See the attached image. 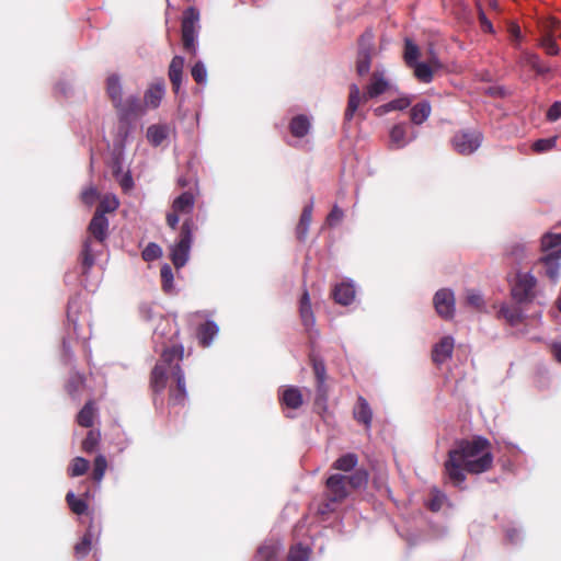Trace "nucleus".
<instances>
[{
	"label": "nucleus",
	"instance_id": "f257e3e1",
	"mask_svg": "<svg viewBox=\"0 0 561 561\" xmlns=\"http://www.w3.org/2000/svg\"><path fill=\"white\" fill-rule=\"evenodd\" d=\"M488 438L476 436L472 439H461L456 448L448 451L444 463V472L455 486H460L466 480V473L480 474L493 466V455Z\"/></svg>",
	"mask_w": 561,
	"mask_h": 561
},
{
	"label": "nucleus",
	"instance_id": "f03ea898",
	"mask_svg": "<svg viewBox=\"0 0 561 561\" xmlns=\"http://www.w3.org/2000/svg\"><path fill=\"white\" fill-rule=\"evenodd\" d=\"M184 357V347L173 344L165 347L150 374V388L154 393H161L169 378L173 382L169 386L168 403L172 407H183L187 398L184 373L181 362Z\"/></svg>",
	"mask_w": 561,
	"mask_h": 561
},
{
	"label": "nucleus",
	"instance_id": "7ed1b4c3",
	"mask_svg": "<svg viewBox=\"0 0 561 561\" xmlns=\"http://www.w3.org/2000/svg\"><path fill=\"white\" fill-rule=\"evenodd\" d=\"M107 232V218L101 215V211H95L88 226V237L83 242L80 254L82 274H88L95 263V257L102 253Z\"/></svg>",
	"mask_w": 561,
	"mask_h": 561
},
{
	"label": "nucleus",
	"instance_id": "20e7f679",
	"mask_svg": "<svg viewBox=\"0 0 561 561\" xmlns=\"http://www.w3.org/2000/svg\"><path fill=\"white\" fill-rule=\"evenodd\" d=\"M389 88V82L382 73L374 72L369 84L364 93L360 92L357 84L352 83L348 87L347 105L344 112V122H351L357 113L360 103H366L369 99H375L385 93Z\"/></svg>",
	"mask_w": 561,
	"mask_h": 561
},
{
	"label": "nucleus",
	"instance_id": "39448f33",
	"mask_svg": "<svg viewBox=\"0 0 561 561\" xmlns=\"http://www.w3.org/2000/svg\"><path fill=\"white\" fill-rule=\"evenodd\" d=\"M197 226L192 217L184 219L179 238L175 243L170 248V259L175 268L183 267L190 257V251L193 243V233Z\"/></svg>",
	"mask_w": 561,
	"mask_h": 561
},
{
	"label": "nucleus",
	"instance_id": "423d86ee",
	"mask_svg": "<svg viewBox=\"0 0 561 561\" xmlns=\"http://www.w3.org/2000/svg\"><path fill=\"white\" fill-rule=\"evenodd\" d=\"M199 21V12L194 7L187 8L183 12L181 22V38L184 50L196 55V25Z\"/></svg>",
	"mask_w": 561,
	"mask_h": 561
},
{
	"label": "nucleus",
	"instance_id": "0eeeda50",
	"mask_svg": "<svg viewBox=\"0 0 561 561\" xmlns=\"http://www.w3.org/2000/svg\"><path fill=\"white\" fill-rule=\"evenodd\" d=\"M512 296L518 304L531 302L537 296V279L530 273L518 272L512 286Z\"/></svg>",
	"mask_w": 561,
	"mask_h": 561
},
{
	"label": "nucleus",
	"instance_id": "6e6552de",
	"mask_svg": "<svg viewBox=\"0 0 561 561\" xmlns=\"http://www.w3.org/2000/svg\"><path fill=\"white\" fill-rule=\"evenodd\" d=\"M195 206V196L192 192L186 191L179 195L172 202L170 211L165 215V221L169 228L175 230L178 228L180 216L190 215Z\"/></svg>",
	"mask_w": 561,
	"mask_h": 561
},
{
	"label": "nucleus",
	"instance_id": "1a4fd4ad",
	"mask_svg": "<svg viewBox=\"0 0 561 561\" xmlns=\"http://www.w3.org/2000/svg\"><path fill=\"white\" fill-rule=\"evenodd\" d=\"M374 32L368 28L360 35L358 39L356 71L359 76H365L369 72L374 50Z\"/></svg>",
	"mask_w": 561,
	"mask_h": 561
},
{
	"label": "nucleus",
	"instance_id": "9d476101",
	"mask_svg": "<svg viewBox=\"0 0 561 561\" xmlns=\"http://www.w3.org/2000/svg\"><path fill=\"white\" fill-rule=\"evenodd\" d=\"M483 136L478 130H459L451 138L456 152L462 156L473 153L481 146Z\"/></svg>",
	"mask_w": 561,
	"mask_h": 561
},
{
	"label": "nucleus",
	"instance_id": "9b49d317",
	"mask_svg": "<svg viewBox=\"0 0 561 561\" xmlns=\"http://www.w3.org/2000/svg\"><path fill=\"white\" fill-rule=\"evenodd\" d=\"M114 108L121 122H128L146 113L142 101L137 95L123 99Z\"/></svg>",
	"mask_w": 561,
	"mask_h": 561
},
{
	"label": "nucleus",
	"instance_id": "f8f14e48",
	"mask_svg": "<svg viewBox=\"0 0 561 561\" xmlns=\"http://www.w3.org/2000/svg\"><path fill=\"white\" fill-rule=\"evenodd\" d=\"M327 499L331 502H343L350 494L346 476L331 474L325 481Z\"/></svg>",
	"mask_w": 561,
	"mask_h": 561
},
{
	"label": "nucleus",
	"instance_id": "ddd939ff",
	"mask_svg": "<svg viewBox=\"0 0 561 561\" xmlns=\"http://www.w3.org/2000/svg\"><path fill=\"white\" fill-rule=\"evenodd\" d=\"M434 307L439 317L449 320L455 314V296L450 289H439L433 299Z\"/></svg>",
	"mask_w": 561,
	"mask_h": 561
},
{
	"label": "nucleus",
	"instance_id": "4468645a",
	"mask_svg": "<svg viewBox=\"0 0 561 561\" xmlns=\"http://www.w3.org/2000/svg\"><path fill=\"white\" fill-rule=\"evenodd\" d=\"M165 94V84L162 79L157 80L149 84L144 93L142 104L145 111L156 110L160 106L162 99Z\"/></svg>",
	"mask_w": 561,
	"mask_h": 561
},
{
	"label": "nucleus",
	"instance_id": "2eb2a0df",
	"mask_svg": "<svg viewBox=\"0 0 561 561\" xmlns=\"http://www.w3.org/2000/svg\"><path fill=\"white\" fill-rule=\"evenodd\" d=\"M309 362L312 366V370L317 380V392L319 399H325L327 398V368L322 358H320L318 355L311 353L309 355Z\"/></svg>",
	"mask_w": 561,
	"mask_h": 561
},
{
	"label": "nucleus",
	"instance_id": "dca6fc26",
	"mask_svg": "<svg viewBox=\"0 0 561 561\" xmlns=\"http://www.w3.org/2000/svg\"><path fill=\"white\" fill-rule=\"evenodd\" d=\"M278 399L282 407L291 410L299 409L304 403L301 390L295 386H288L282 389Z\"/></svg>",
	"mask_w": 561,
	"mask_h": 561
},
{
	"label": "nucleus",
	"instance_id": "f3484780",
	"mask_svg": "<svg viewBox=\"0 0 561 561\" xmlns=\"http://www.w3.org/2000/svg\"><path fill=\"white\" fill-rule=\"evenodd\" d=\"M454 339L444 336L432 350V359L436 365H442L453 355Z\"/></svg>",
	"mask_w": 561,
	"mask_h": 561
},
{
	"label": "nucleus",
	"instance_id": "a211bd4d",
	"mask_svg": "<svg viewBox=\"0 0 561 561\" xmlns=\"http://www.w3.org/2000/svg\"><path fill=\"white\" fill-rule=\"evenodd\" d=\"M100 529L90 524L82 539L75 546V556L77 559H83L89 554L92 547V540L99 538Z\"/></svg>",
	"mask_w": 561,
	"mask_h": 561
},
{
	"label": "nucleus",
	"instance_id": "6ab92c4d",
	"mask_svg": "<svg viewBox=\"0 0 561 561\" xmlns=\"http://www.w3.org/2000/svg\"><path fill=\"white\" fill-rule=\"evenodd\" d=\"M520 64L528 66L539 77H546L552 72V67L545 64L535 53L524 51L520 56Z\"/></svg>",
	"mask_w": 561,
	"mask_h": 561
},
{
	"label": "nucleus",
	"instance_id": "aec40b11",
	"mask_svg": "<svg viewBox=\"0 0 561 561\" xmlns=\"http://www.w3.org/2000/svg\"><path fill=\"white\" fill-rule=\"evenodd\" d=\"M353 417L358 423L363 424L366 430H369L373 422V410L367 400L358 396L356 404L353 409Z\"/></svg>",
	"mask_w": 561,
	"mask_h": 561
},
{
	"label": "nucleus",
	"instance_id": "412c9836",
	"mask_svg": "<svg viewBox=\"0 0 561 561\" xmlns=\"http://www.w3.org/2000/svg\"><path fill=\"white\" fill-rule=\"evenodd\" d=\"M411 138L408 136V125L405 123L396 124L389 131V148H404Z\"/></svg>",
	"mask_w": 561,
	"mask_h": 561
},
{
	"label": "nucleus",
	"instance_id": "4be33fe9",
	"mask_svg": "<svg viewBox=\"0 0 561 561\" xmlns=\"http://www.w3.org/2000/svg\"><path fill=\"white\" fill-rule=\"evenodd\" d=\"M299 314L302 325L306 330H311L316 323V319L311 308L310 296L307 289H304L299 300Z\"/></svg>",
	"mask_w": 561,
	"mask_h": 561
},
{
	"label": "nucleus",
	"instance_id": "5701e85b",
	"mask_svg": "<svg viewBox=\"0 0 561 561\" xmlns=\"http://www.w3.org/2000/svg\"><path fill=\"white\" fill-rule=\"evenodd\" d=\"M184 58L182 56H174L169 65V79L172 84L174 93H178L183 78Z\"/></svg>",
	"mask_w": 561,
	"mask_h": 561
},
{
	"label": "nucleus",
	"instance_id": "b1692460",
	"mask_svg": "<svg viewBox=\"0 0 561 561\" xmlns=\"http://www.w3.org/2000/svg\"><path fill=\"white\" fill-rule=\"evenodd\" d=\"M105 91L113 107H115L123 100V85L118 75L112 73L106 78Z\"/></svg>",
	"mask_w": 561,
	"mask_h": 561
},
{
	"label": "nucleus",
	"instance_id": "393cba45",
	"mask_svg": "<svg viewBox=\"0 0 561 561\" xmlns=\"http://www.w3.org/2000/svg\"><path fill=\"white\" fill-rule=\"evenodd\" d=\"M332 296L336 304L348 306L355 299V288L351 283L343 282L334 287Z\"/></svg>",
	"mask_w": 561,
	"mask_h": 561
},
{
	"label": "nucleus",
	"instance_id": "a878e982",
	"mask_svg": "<svg viewBox=\"0 0 561 561\" xmlns=\"http://www.w3.org/2000/svg\"><path fill=\"white\" fill-rule=\"evenodd\" d=\"M541 250L545 255L561 257V233H547L541 238Z\"/></svg>",
	"mask_w": 561,
	"mask_h": 561
},
{
	"label": "nucleus",
	"instance_id": "bb28decb",
	"mask_svg": "<svg viewBox=\"0 0 561 561\" xmlns=\"http://www.w3.org/2000/svg\"><path fill=\"white\" fill-rule=\"evenodd\" d=\"M313 205L312 202L306 205L301 211L299 222L296 227V237L299 241H305L311 224Z\"/></svg>",
	"mask_w": 561,
	"mask_h": 561
},
{
	"label": "nucleus",
	"instance_id": "cd10ccee",
	"mask_svg": "<svg viewBox=\"0 0 561 561\" xmlns=\"http://www.w3.org/2000/svg\"><path fill=\"white\" fill-rule=\"evenodd\" d=\"M218 333V327L213 321H206L197 328V339L203 347L210 345L213 339Z\"/></svg>",
	"mask_w": 561,
	"mask_h": 561
},
{
	"label": "nucleus",
	"instance_id": "c85d7f7f",
	"mask_svg": "<svg viewBox=\"0 0 561 561\" xmlns=\"http://www.w3.org/2000/svg\"><path fill=\"white\" fill-rule=\"evenodd\" d=\"M505 256L512 264H520L527 256V245L519 241L511 242L505 249Z\"/></svg>",
	"mask_w": 561,
	"mask_h": 561
},
{
	"label": "nucleus",
	"instance_id": "c756f323",
	"mask_svg": "<svg viewBox=\"0 0 561 561\" xmlns=\"http://www.w3.org/2000/svg\"><path fill=\"white\" fill-rule=\"evenodd\" d=\"M560 259L561 257L557 255H543L539 260V264H541L545 270V275L553 283H556L559 278Z\"/></svg>",
	"mask_w": 561,
	"mask_h": 561
},
{
	"label": "nucleus",
	"instance_id": "7c9ffc66",
	"mask_svg": "<svg viewBox=\"0 0 561 561\" xmlns=\"http://www.w3.org/2000/svg\"><path fill=\"white\" fill-rule=\"evenodd\" d=\"M432 106L428 101L416 103L410 111L411 122L415 125L423 124L431 115Z\"/></svg>",
	"mask_w": 561,
	"mask_h": 561
},
{
	"label": "nucleus",
	"instance_id": "2f4dec72",
	"mask_svg": "<svg viewBox=\"0 0 561 561\" xmlns=\"http://www.w3.org/2000/svg\"><path fill=\"white\" fill-rule=\"evenodd\" d=\"M357 463L358 456L355 453H346L334 460L332 469L342 472H351L356 469Z\"/></svg>",
	"mask_w": 561,
	"mask_h": 561
},
{
	"label": "nucleus",
	"instance_id": "473e14b6",
	"mask_svg": "<svg viewBox=\"0 0 561 561\" xmlns=\"http://www.w3.org/2000/svg\"><path fill=\"white\" fill-rule=\"evenodd\" d=\"M96 414V408L93 400H89L85 402L83 408L77 415V422L82 427H92L94 423V417Z\"/></svg>",
	"mask_w": 561,
	"mask_h": 561
},
{
	"label": "nucleus",
	"instance_id": "72a5a7b5",
	"mask_svg": "<svg viewBox=\"0 0 561 561\" xmlns=\"http://www.w3.org/2000/svg\"><path fill=\"white\" fill-rule=\"evenodd\" d=\"M310 129V121L306 115H297L289 123L290 134L296 138L305 137Z\"/></svg>",
	"mask_w": 561,
	"mask_h": 561
},
{
	"label": "nucleus",
	"instance_id": "f704fd0d",
	"mask_svg": "<svg viewBox=\"0 0 561 561\" xmlns=\"http://www.w3.org/2000/svg\"><path fill=\"white\" fill-rule=\"evenodd\" d=\"M499 316L512 327L518 325L524 320V314L518 306H502Z\"/></svg>",
	"mask_w": 561,
	"mask_h": 561
},
{
	"label": "nucleus",
	"instance_id": "c9c22d12",
	"mask_svg": "<svg viewBox=\"0 0 561 561\" xmlns=\"http://www.w3.org/2000/svg\"><path fill=\"white\" fill-rule=\"evenodd\" d=\"M348 489L357 490L365 488L369 480V473L365 468L353 470L352 474L346 476Z\"/></svg>",
	"mask_w": 561,
	"mask_h": 561
},
{
	"label": "nucleus",
	"instance_id": "e433bc0d",
	"mask_svg": "<svg viewBox=\"0 0 561 561\" xmlns=\"http://www.w3.org/2000/svg\"><path fill=\"white\" fill-rule=\"evenodd\" d=\"M168 134L169 130L165 125H151L147 129V139L152 146L157 147L167 139Z\"/></svg>",
	"mask_w": 561,
	"mask_h": 561
},
{
	"label": "nucleus",
	"instance_id": "4c0bfd02",
	"mask_svg": "<svg viewBox=\"0 0 561 561\" xmlns=\"http://www.w3.org/2000/svg\"><path fill=\"white\" fill-rule=\"evenodd\" d=\"M66 502L70 511L76 515H83L88 511L87 501L84 499L77 497L71 491L66 494Z\"/></svg>",
	"mask_w": 561,
	"mask_h": 561
},
{
	"label": "nucleus",
	"instance_id": "58836bf2",
	"mask_svg": "<svg viewBox=\"0 0 561 561\" xmlns=\"http://www.w3.org/2000/svg\"><path fill=\"white\" fill-rule=\"evenodd\" d=\"M278 553V548L275 545H264L261 546L253 561H275Z\"/></svg>",
	"mask_w": 561,
	"mask_h": 561
},
{
	"label": "nucleus",
	"instance_id": "ea45409f",
	"mask_svg": "<svg viewBox=\"0 0 561 561\" xmlns=\"http://www.w3.org/2000/svg\"><path fill=\"white\" fill-rule=\"evenodd\" d=\"M411 68H414V76L420 82L430 83L433 78V68L425 62H417Z\"/></svg>",
	"mask_w": 561,
	"mask_h": 561
},
{
	"label": "nucleus",
	"instance_id": "a19ab883",
	"mask_svg": "<svg viewBox=\"0 0 561 561\" xmlns=\"http://www.w3.org/2000/svg\"><path fill=\"white\" fill-rule=\"evenodd\" d=\"M89 469V461L82 457L72 459L68 468V476L71 478L83 476Z\"/></svg>",
	"mask_w": 561,
	"mask_h": 561
},
{
	"label": "nucleus",
	"instance_id": "79ce46f5",
	"mask_svg": "<svg viewBox=\"0 0 561 561\" xmlns=\"http://www.w3.org/2000/svg\"><path fill=\"white\" fill-rule=\"evenodd\" d=\"M420 56V49L417 45H415L411 39H405L404 42V61L409 67L417 64V58Z\"/></svg>",
	"mask_w": 561,
	"mask_h": 561
},
{
	"label": "nucleus",
	"instance_id": "37998d69",
	"mask_svg": "<svg viewBox=\"0 0 561 561\" xmlns=\"http://www.w3.org/2000/svg\"><path fill=\"white\" fill-rule=\"evenodd\" d=\"M560 22L556 18H546L541 20L539 24L541 35H550L551 37H558Z\"/></svg>",
	"mask_w": 561,
	"mask_h": 561
},
{
	"label": "nucleus",
	"instance_id": "c03bdc74",
	"mask_svg": "<svg viewBox=\"0 0 561 561\" xmlns=\"http://www.w3.org/2000/svg\"><path fill=\"white\" fill-rule=\"evenodd\" d=\"M119 206V202L114 195H105L96 207L95 211H101V215L115 211Z\"/></svg>",
	"mask_w": 561,
	"mask_h": 561
},
{
	"label": "nucleus",
	"instance_id": "a18cd8bd",
	"mask_svg": "<svg viewBox=\"0 0 561 561\" xmlns=\"http://www.w3.org/2000/svg\"><path fill=\"white\" fill-rule=\"evenodd\" d=\"M106 469H107V460H106L105 456L98 455L93 462L92 479L95 482H101Z\"/></svg>",
	"mask_w": 561,
	"mask_h": 561
},
{
	"label": "nucleus",
	"instance_id": "49530a36",
	"mask_svg": "<svg viewBox=\"0 0 561 561\" xmlns=\"http://www.w3.org/2000/svg\"><path fill=\"white\" fill-rule=\"evenodd\" d=\"M310 549L301 543L293 546L288 553V561H308Z\"/></svg>",
	"mask_w": 561,
	"mask_h": 561
},
{
	"label": "nucleus",
	"instance_id": "de8ad7c7",
	"mask_svg": "<svg viewBox=\"0 0 561 561\" xmlns=\"http://www.w3.org/2000/svg\"><path fill=\"white\" fill-rule=\"evenodd\" d=\"M446 500H447V497H446L445 493H443L442 491H439L436 488H433L431 490V499L428 500L427 507L432 512H438L443 507Z\"/></svg>",
	"mask_w": 561,
	"mask_h": 561
},
{
	"label": "nucleus",
	"instance_id": "09e8293b",
	"mask_svg": "<svg viewBox=\"0 0 561 561\" xmlns=\"http://www.w3.org/2000/svg\"><path fill=\"white\" fill-rule=\"evenodd\" d=\"M556 38L557 37H551L550 35H541L539 38V46L548 56H557L560 51Z\"/></svg>",
	"mask_w": 561,
	"mask_h": 561
},
{
	"label": "nucleus",
	"instance_id": "8fccbe9b",
	"mask_svg": "<svg viewBox=\"0 0 561 561\" xmlns=\"http://www.w3.org/2000/svg\"><path fill=\"white\" fill-rule=\"evenodd\" d=\"M161 287L167 294L173 289V271L170 265L164 264L160 270Z\"/></svg>",
	"mask_w": 561,
	"mask_h": 561
},
{
	"label": "nucleus",
	"instance_id": "3c124183",
	"mask_svg": "<svg viewBox=\"0 0 561 561\" xmlns=\"http://www.w3.org/2000/svg\"><path fill=\"white\" fill-rule=\"evenodd\" d=\"M99 442H100V432L93 431V430L89 431L85 438L82 442V450L88 454L94 451Z\"/></svg>",
	"mask_w": 561,
	"mask_h": 561
},
{
	"label": "nucleus",
	"instance_id": "603ef678",
	"mask_svg": "<svg viewBox=\"0 0 561 561\" xmlns=\"http://www.w3.org/2000/svg\"><path fill=\"white\" fill-rule=\"evenodd\" d=\"M162 255V249L159 244L150 242L142 251L141 256L146 262H152Z\"/></svg>",
	"mask_w": 561,
	"mask_h": 561
},
{
	"label": "nucleus",
	"instance_id": "864d4df0",
	"mask_svg": "<svg viewBox=\"0 0 561 561\" xmlns=\"http://www.w3.org/2000/svg\"><path fill=\"white\" fill-rule=\"evenodd\" d=\"M191 75L196 83L203 84L207 79V71L202 61H197L191 69Z\"/></svg>",
	"mask_w": 561,
	"mask_h": 561
},
{
	"label": "nucleus",
	"instance_id": "5fc2aeb1",
	"mask_svg": "<svg viewBox=\"0 0 561 561\" xmlns=\"http://www.w3.org/2000/svg\"><path fill=\"white\" fill-rule=\"evenodd\" d=\"M557 144V138H542L533 144V150L540 153L551 150Z\"/></svg>",
	"mask_w": 561,
	"mask_h": 561
},
{
	"label": "nucleus",
	"instance_id": "6e6d98bb",
	"mask_svg": "<svg viewBox=\"0 0 561 561\" xmlns=\"http://www.w3.org/2000/svg\"><path fill=\"white\" fill-rule=\"evenodd\" d=\"M466 304L474 309L480 310L484 306L482 296L474 290H468L466 295Z\"/></svg>",
	"mask_w": 561,
	"mask_h": 561
},
{
	"label": "nucleus",
	"instance_id": "4d7b16f0",
	"mask_svg": "<svg viewBox=\"0 0 561 561\" xmlns=\"http://www.w3.org/2000/svg\"><path fill=\"white\" fill-rule=\"evenodd\" d=\"M343 210L337 206H334L327 217V224L329 226H335L343 219Z\"/></svg>",
	"mask_w": 561,
	"mask_h": 561
},
{
	"label": "nucleus",
	"instance_id": "13d9d810",
	"mask_svg": "<svg viewBox=\"0 0 561 561\" xmlns=\"http://www.w3.org/2000/svg\"><path fill=\"white\" fill-rule=\"evenodd\" d=\"M96 198H98V191L93 186L85 188L81 194V199L87 205H92Z\"/></svg>",
	"mask_w": 561,
	"mask_h": 561
},
{
	"label": "nucleus",
	"instance_id": "bf43d9fd",
	"mask_svg": "<svg viewBox=\"0 0 561 561\" xmlns=\"http://www.w3.org/2000/svg\"><path fill=\"white\" fill-rule=\"evenodd\" d=\"M411 100L409 98H399L389 102V106L392 111H402L409 107Z\"/></svg>",
	"mask_w": 561,
	"mask_h": 561
},
{
	"label": "nucleus",
	"instance_id": "052dcab7",
	"mask_svg": "<svg viewBox=\"0 0 561 561\" xmlns=\"http://www.w3.org/2000/svg\"><path fill=\"white\" fill-rule=\"evenodd\" d=\"M561 118V102H554L547 112V119L556 122Z\"/></svg>",
	"mask_w": 561,
	"mask_h": 561
},
{
	"label": "nucleus",
	"instance_id": "680f3d73",
	"mask_svg": "<svg viewBox=\"0 0 561 561\" xmlns=\"http://www.w3.org/2000/svg\"><path fill=\"white\" fill-rule=\"evenodd\" d=\"M478 18H479L481 30L483 32H486V33H493L494 32V28H493V25H492L491 21L486 18L484 11L481 8L479 9V16Z\"/></svg>",
	"mask_w": 561,
	"mask_h": 561
},
{
	"label": "nucleus",
	"instance_id": "e2e57ef3",
	"mask_svg": "<svg viewBox=\"0 0 561 561\" xmlns=\"http://www.w3.org/2000/svg\"><path fill=\"white\" fill-rule=\"evenodd\" d=\"M507 31L513 39H515L517 42L520 41L522 32H520V27L518 26V24H516L514 22L510 23Z\"/></svg>",
	"mask_w": 561,
	"mask_h": 561
},
{
	"label": "nucleus",
	"instance_id": "0e129e2a",
	"mask_svg": "<svg viewBox=\"0 0 561 561\" xmlns=\"http://www.w3.org/2000/svg\"><path fill=\"white\" fill-rule=\"evenodd\" d=\"M551 353L554 359L561 364V343H553L551 345Z\"/></svg>",
	"mask_w": 561,
	"mask_h": 561
},
{
	"label": "nucleus",
	"instance_id": "69168bd1",
	"mask_svg": "<svg viewBox=\"0 0 561 561\" xmlns=\"http://www.w3.org/2000/svg\"><path fill=\"white\" fill-rule=\"evenodd\" d=\"M389 106V102L383 104V105H380L378 106L376 110H375V113L376 115H382V114H386V113H389V112H392V110Z\"/></svg>",
	"mask_w": 561,
	"mask_h": 561
},
{
	"label": "nucleus",
	"instance_id": "338daca9",
	"mask_svg": "<svg viewBox=\"0 0 561 561\" xmlns=\"http://www.w3.org/2000/svg\"><path fill=\"white\" fill-rule=\"evenodd\" d=\"M506 535L510 538V540L513 541L514 538L517 537V530L516 529H507Z\"/></svg>",
	"mask_w": 561,
	"mask_h": 561
},
{
	"label": "nucleus",
	"instance_id": "774afa93",
	"mask_svg": "<svg viewBox=\"0 0 561 561\" xmlns=\"http://www.w3.org/2000/svg\"><path fill=\"white\" fill-rule=\"evenodd\" d=\"M122 185H123V187H124V188H128V187H130V186H131V179H130V178L125 179V180L123 181Z\"/></svg>",
	"mask_w": 561,
	"mask_h": 561
}]
</instances>
